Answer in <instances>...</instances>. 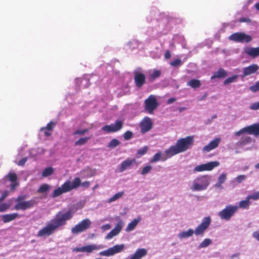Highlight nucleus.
I'll return each mask as SVG.
<instances>
[{
	"mask_svg": "<svg viewBox=\"0 0 259 259\" xmlns=\"http://www.w3.org/2000/svg\"><path fill=\"white\" fill-rule=\"evenodd\" d=\"M73 213L71 209L66 212L59 211L55 217L48 222L47 225L40 229L37 233V237L49 236L59 227L66 225V222L73 217Z\"/></svg>",
	"mask_w": 259,
	"mask_h": 259,
	"instance_id": "nucleus-1",
	"label": "nucleus"
},
{
	"mask_svg": "<svg viewBox=\"0 0 259 259\" xmlns=\"http://www.w3.org/2000/svg\"><path fill=\"white\" fill-rule=\"evenodd\" d=\"M25 196L20 195L15 199L16 204L14 207V209L17 210H25L32 207L36 202L34 199H31L28 201H24Z\"/></svg>",
	"mask_w": 259,
	"mask_h": 259,
	"instance_id": "nucleus-2",
	"label": "nucleus"
},
{
	"mask_svg": "<svg viewBox=\"0 0 259 259\" xmlns=\"http://www.w3.org/2000/svg\"><path fill=\"white\" fill-rule=\"evenodd\" d=\"M76 187V183H75L73 185H71V182L69 181H66L61 187H58L57 189L54 190L52 194L53 198L57 197L62 194L68 192L74 189Z\"/></svg>",
	"mask_w": 259,
	"mask_h": 259,
	"instance_id": "nucleus-3",
	"label": "nucleus"
},
{
	"mask_svg": "<svg viewBox=\"0 0 259 259\" xmlns=\"http://www.w3.org/2000/svg\"><path fill=\"white\" fill-rule=\"evenodd\" d=\"M159 106L156 96L153 95H150L144 101L145 110L149 114H153V111Z\"/></svg>",
	"mask_w": 259,
	"mask_h": 259,
	"instance_id": "nucleus-4",
	"label": "nucleus"
},
{
	"mask_svg": "<svg viewBox=\"0 0 259 259\" xmlns=\"http://www.w3.org/2000/svg\"><path fill=\"white\" fill-rule=\"evenodd\" d=\"M238 209L237 205H227L224 209L219 212V216L222 220L228 221L235 213Z\"/></svg>",
	"mask_w": 259,
	"mask_h": 259,
	"instance_id": "nucleus-5",
	"label": "nucleus"
},
{
	"mask_svg": "<svg viewBox=\"0 0 259 259\" xmlns=\"http://www.w3.org/2000/svg\"><path fill=\"white\" fill-rule=\"evenodd\" d=\"M245 133L249 135H253L256 137L259 136V123L245 126L235 132V135L239 136Z\"/></svg>",
	"mask_w": 259,
	"mask_h": 259,
	"instance_id": "nucleus-6",
	"label": "nucleus"
},
{
	"mask_svg": "<svg viewBox=\"0 0 259 259\" xmlns=\"http://www.w3.org/2000/svg\"><path fill=\"white\" fill-rule=\"evenodd\" d=\"M194 139L193 136H188L185 138H181L177 141L176 144L180 152L186 151L190 146L193 143Z\"/></svg>",
	"mask_w": 259,
	"mask_h": 259,
	"instance_id": "nucleus-7",
	"label": "nucleus"
},
{
	"mask_svg": "<svg viewBox=\"0 0 259 259\" xmlns=\"http://www.w3.org/2000/svg\"><path fill=\"white\" fill-rule=\"evenodd\" d=\"M91 221L89 219H85L72 228L71 232L73 234H78L91 227Z\"/></svg>",
	"mask_w": 259,
	"mask_h": 259,
	"instance_id": "nucleus-8",
	"label": "nucleus"
},
{
	"mask_svg": "<svg viewBox=\"0 0 259 259\" xmlns=\"http://www.w3.org/2000/svg\"><path fill=\"white\" fill-rule=\"evenodd\" d=\"M229 38L230 40L239 42H249L252 40V37L242 32H236L231 34Z\"/></svg>",
	"mask_w": 259,
	"mask_h": 259,
	"instance_id": "nucleus-9",
	"label": "nucleus"
},
{
	"mask_svg": "<svg viewBox=\"0 0 259 259\" xmlns=\"http://www.w3.org/2000/svg\"><path fill=\"white\" fill-rule=\"evenodd\" d=\"M123 125V122L122 121L117 120L114 124L103 126L102 130L106 133H114L120 130L122 128Z\"/></svg>",
	"mask_w": 259,
	"mask_h": 259,
	"instance_id": "nucleus-10",
	"label": "nucleus"
},
{
	"mask_svg": "<svg viewBox=\"0 0 259 259\" xmlns=\"http://www.w3.org/2000/svg\"><path fill=\"white\" fill-rule=\"evenodd\" d=\"M211 222L210 217L204 218L201 223L196 228L195 234L196 235H202L204 231L208 228Z\"/></svg>",
	"mask_w": 259,
	"mask_h": 259,
	"instance_id": "nucleus-11",
	"label": "nucleus"
},
{
	"mask_svg": "<svg viewBox=\"0 0 259 259\" xmlns=\"http://www.w3.org/2000/svg\"><path fill=\"white\" fill-rule=\"evenodd\" d=\"M123 244L115 245L113 247L109 248L107 250H104L99 253V254L103 256H109L115 253L121 252L124 248Z\"/></svg>",
	"mask_w": 259,
	"mask_h": 259,
	"instance_id": "nucleus-12",
	"label": "nucleus"
},
{
	"mask_svg": "<svg viewBox=\"0 0 259 259\" xmlns=\"http://www.w3.org/2000/svg\"><path fill=\"white\" fill-rule=\"evenodd\" d=\"M153 124L151 119L147 116L144 117L140 123L141 133L143 134L149 132L152 128Z\"/></svg>",
	"mask_w": 259,
	"mask_h": 259,
	"instance_id": "nucleus-13",
	"label": "nucleus"
},
{
	"mask_svg": "<svg viewBox=\"0 0 259 259\" xmlns=\"http://www.w3.org/2000/svg\"><path fill=\"white\" fill-rule=\"evenodd\" d=\"M134 81L135 85L138 88L142 87L145 83L146 76L141 72L138 71H134Z\"/></svg>",
	"mask_w": 259,
	"mask_h": 259,
	"instance_id": "nucleus-14",
	"label": "nucleus"
},
{
	"mask_svg": "<svg viewBox=\"0 0 259 259\" xmlns=\"http://www.w3.org/2000/svg\"><path fill=\"white\" fill-rule=\"evenodd\" d=\"M197 181L199 183H195L192 188L193 191H201L204 190L208 186L204 177L198 178Z\"/></svg>",
	"mask_w": 259,
	"mask_h": 259,
	"instance_id": "nucleus-15",
	"label": "nucleus"
},
{
	"mask_svg": "<svg viewBox=\"0 0 259 259\" xmlns=\"http://www.w3.org/2000/svg\"><path fill=\"white\" fill-rule=\"evenodd\" d=\"M122 222L119 220L115 228L113 229L105 237L106 239H110L119 233L122 229Z\"/></svg>",
	"mask_w": 259,
	"mask_h": 259,
	"instance_id": "nucleus-16",
	"label": "nucleus"
},
{
	"mask_svg": "<svg viewBox=\"0 0 259 259\" xmlns=\"http://www.w3.org/2000/svg\"><path fill=\"white\" fill-rule=\"evenodd\" d=\"M258 66L256 64H252L247 67L243 68L242 77H244L255 73L258 70Z\"/></svg>",
	"mask_w": 259,
	"mask_h": 259,
	"instance_id": "nucleus-17",
	"label": "nucleus"
},
{
	"mask_svg": "<svg viewBox=\"0 0 259 259\" xmlns=\"http://www.w3.org/2000/svg\"><path fill=\"white\" fill-rule=\"evenodd\" d=\"M136 163V161L135 159L127 158L126 160L123 161L119 165V171L123 172L125 170L130 168L134 163Z\"/></svg>",
	"mask_w": 259,
	"mask_h": 259,
	"instance_id": "nucleus-18",
	"label": "nucleus"
},
{
	"mask_svg": "<svg viewBox=\"0 0 259 259\" xmlns=\"http://www.w3.org/2000/svg\"><path fill=\"white\" fill-rule=\"evenodd\" d=\"M5 179H8L9 181L12 182V184L10 185L11 190H15L18 185L17 183L18 179L17 175L14 172H9L5 177Z\"/></svg>",
	"mask_w": 259,
	"mask_h": 259,
	"instance_id": "nucleus-19",
	"label": "nucleus"
},
{
	"mask_svg": "<svg viewBox=\"0 0 259 259\" xmlns=\"http://www.w3.org/2000/svg\"><path fill=\"white\" fill-rule=\"evenodd\" d=\"M147 253V251L145 248H139L134 254L128 256L126 259H141L145 256Z\"/></svg>",
	"mask_w": 259,
	"mask_h": 259,
	"instance_id": "nucleus-20",
	"label": "nucleus"
},
{
	"mask_svg": "<svg viewBox=\"0 0 259 259\" xmlns=\"http://www.w3.org/2000/svg\"><path fill=\"white\" fill-rule=\"evenodd\" d=\"M221 141L220 138H217L211 141L209 143L203 147L202 150L203 151L209 152L215 148L219 145Z\"/></svg>",
	"mask_w": 259,
	"mask_h": 259,
	"instance_id": "nucleus-21",
	"label": "nucleus"
},
{
	"mask_svg": "<svg viewBox=\"0 0 259 259\" xmlns=\"http://www.w3.org/2000/svg\"><path fill=\"white\" fill-rule=\"evenodd\" d=\"M102 245H96L94 244H90L82 246L83 252L91 253L94 250H98L103 248Z\"/></svg>",
	"mask_w": 259,
	"mask_h": 259,
	"instance_id": "nucleus-22",
	"label": "nucleus"
},
{
	"mask_svg": "<svg viewBox=\"0 0 259 259\" xmlns=\"http://www.w3.org/2000/svg\"><path fill=\"white\" fill-rule=\"evenodd\" d=\"M180 151L176 145L170 147L168 149L165 151V158H169L174 155L180 153Z\"/></svg>",
	"mask_w": 259,
	"mask_h": 259,
	"instance_id": "nucleus-23",
	"label": "nucleus"
},
{
	"mask_svg": "<svg viewBox=\"0 0 259 259\" xmlns=\"http://www.w3.org/2000/svg\"><path fill=\"white\" fill-rule=\"evenodd\" d=\"M246 54L252 58H255L259 56V47L249 48L247 47L244 49Z\"/></svg>",
	"mask_w": 259,
	"mask_h": 259,
	"instance_id": "nucleus-24",
	"label": "nucleus"
},
{
	"mask_svg": "<svg viewBox=\"0 0 259 259\" xmlns=\"http://www.w3.org/2000/svg\"><path fill=\"white\" fill-rule=\"evenodd\" d=\"M18 217H20L18 213L6 214L2 215V220L4 223H7L14 220Z\"/></svg>",
	"mask_w": 259,
	"mask_h": 259,
	"instance_id": "nucleus-25",
	"label": "nucleus"
},
{
	"mask_svg": "<svg viewBox=\"0 0 259 259\" xmlns=\"http://www.w3.org/2000/svg\"><path fill=\"white\" fill-rule=\"evenodd\" d=\"M74 182H75L76 185V187H75L74 188V189H76L77 188H78L80 186H82L83 187H85V188H88L90 186V183L89 181H85V182H84L83 183H81L80 179L79 178H78V177L75 178L73 180V181L72 182H71V185H73L75 183Z\"/></svg>",
	"mask_w": 259,
	"mask_h": 259,
	"instance_id": "nucleus-26",
	"label": "nucleus"
},
{
	"mask_svg": "<svg viewBox=\"0 0 259 259\" xmlns=\"http://www.w3.org/2000/svg\"><path fill=\"white\" fill-rule=\"evenodd\" d=\"M227 75L226 71L223 68H220L217 72H214L211 77V79H215L217 78H224Z\"/></svg>",
	"mask_w": 259,
	"mask_h": 259,
	"instance_id": "nucleus-27",
	"label": "nucleus"
},
{
	"mask_svg": "<svg viewBox=\"0 0 259 259\" xmlns=\"http://www.w3.org/2000/svg\"><path fill=\"white\" fill-rule=\"evenodd\" d=\"M251 142V138L249 136L243 137L237 143V145L239 147H243Z\"/></svg>",
	"mask_w": 259,
	"mask_h": 259,
	"instance_id": "nucleus-28",
	"label": "nucleus"
},
{
	"mask_svg": "<svg viewBox=\"0 0 259 259\" xmlns=\"http://www.w3.org/2000/svg\"><path fill=\"white\" fill-rule=\"evenodd\" d=\"M161 74V72L159 70H154L153 72L150 73L148 76V79L150 81H153L156 78L160 77Z\"/></svg>",
	"mask_w": 259,
	"mask_h": 259,
	"instance_id": "nucleus-29",
	"label": "nucleus"
},
{
	"mask_svg": "<svg viewBox=\"0 0 259 259\" xmlns=\"http://www.w3.org/2000/svg\"><path fill=\"white\" fill-rule=\"evenodd\" d=\"M166 158L162 157V153L160 151L156 153L153 157L150 160V163H154L159 160L165 161Z\"/></svg>",
	"mask_w": 259,
	"mask_h": 259,
	"instance_id": "nucleus-30",
	"label": "nucleus"
},
{
	"mask_svg": "<svg viewBox=\"0 0 259 259\" xmlns=\"http://www.w3.org/2000/svg\"><path fill=\"white\" fill-rule=\"evenodd\" d=\"M205 164L206 170L210 171L212 170L214 167L218 166L220 165V162L217 161H214L205 163Z\"/></svg>",
	"mask_w": 259,
	"mask_h": 259,
	"instance_id": "nucleus-31",
	"label": "nucleus"
},
{
	"mask_svg": "<svg viewBox=\"0 0 259 259\" xmlns=\"http://www.w3.org/2000/svg\"><path fill=\"white\" fill-rule=\"evenodd\" d=\"M140 219H135L133 220L131 223H130L127 227H126V231H131L133 230L136 227L138 223L140 222Z\"/></svg>",
	"mask_w": 259,
	"mask_h": 259,
	"instance_id": "nucleus-32",
	"label": "nucleus"
},
{
	"mask_svg": "<svg viewBox=\"0 0 259 259\" xmlns=\"http://www.w3.org/2000/svg\"><path fill=\"white\" fill-rule=\"evenodd\" d=\"M194 233V231L191 229H189L187 231H183L179 235V237L181 239L191 237Z\"/></svg>",
	"mask_w": 259,
	"mask_h": 259,
	"instance_id": "nucleus-33",
	"label": "nucleus"
},
{
	"mask_svg": "<svg viewBox=\"0 0 259 259\" xmlns=\"http://www.w3.org/2000/svg\"><path fill=\"white\" fill-rule=\"evenodd\" d=\"M187 85L190 86L193 89H196L199 88L200 86L201 83L200 80L196 79H192L188 82Z\"/></svg>",
	"mask_w": 259,
	"mask_h": 259,
	"instance_id": "nucleus-34",
	"label": "nucleus"
},
{
	"mask_svg": "<svg viewBox=\"0 0 259 259\" xmlns=\"http://www.w3.org/2000/svg\"><path fill=\"white\" fill-rule=\"evenodd\" d=\"M54 169L52 167H48L46 168L42 172V176L43 177H47L52 175L53 174Z\"/></svg>",
	"mask_w": 259,
	"mask_h": 259,
	"instance_id": "nucleus-35",
	"label": "nucleus"
},
{
	"mask_svg": "<svg viewBox=\"0 0 259 259\" xmlns=\"http://www.w3.org/2000/svg\"><path fill=\"white\" fill-rule=\"evenodd\" d=\"M123 194H124L123 192H119L116 193L114 195H113L112 197H111L108 200V202L111 203L113 201H114L119 199L123 196Z\"/></svg>",
	"mask_w": 259,
	"mask_h": 259,
	"instance_id": "nucleus-36",
	"label": "nucleus"
},
{
	"mask_svg": "<svg viewBox=\"0 0 259 259\" xmlns=\"http://www.w3.org/2000/svg\"><path fill=\"white\" fill-rule=\"evenodd\" d=\"M90 139V137H84L81 138L78 140L76 141L74 143L75 146H81L87 143L88 140Z\"/></svg>",
	"mask_w": 259,
	"mask_h": 259,
	"instance_id": "nucleus-37",
	"label": "nucleus"
},
{
	"mask_svg": "<svg viewBox=\"0 0 259 259\" xmlns=\"http://www.w3.org/2000/svg\"><path fill=\"white\" fill-rule=\"evenodd\" d=\"M250 199L248 198L247 196L245 200H242L239 202L238 207L242 208H247L250 205Z\"/></svg>",
	"mask_w": 259,
	"mask_h": 259,
	"instance_id": "nucleus-38",
	"label": "nucleus"
},
{
	"mask_svg": "<svg viewBox=\"0 0 259 259\" xmlns=\"http://www.w3.org/2000/svg\"><path fill=\"white\" fill-rule=\"evenodd\" d=\"M50 189V186L47 184L41 185L37 190L38 193H42L47 192Z\"/></svg>",
	"mask_w": 259,
	"mask_h": 259,
	"instance_id": "nucleus-39",
	"label": "nucleus"
},
{
	"mask_svg": "<svg viewBox=\"0 0 259 259\" xmlns=\"http://www.w3.org/2000/svg\"><path fill=\"white\" fill-rule=\"evenodd\" d=\"M120 144V142L116 139H112L108 144V147L114 148Z\"/></svg>",
	"mask_w": 259,
	"mask_h": 259,
	"instance_id": "nucleus-40",
	"label": "nucleus"
},
{
	"mask_svg": "<svg viewBox=\"0 0 259 259\" xmlns=\"http://www.w3.org/2000/svg\"><path fill=\"white\" fill-rule=\"evenodd\" d=\"M56 124V122L51 121L50 122H49L47 124V126L42 127L40 128V130H47V131H52L54 127L55 126Z\"/></svg>",
	"mask_w": 259,
	"mask_h": 259,
	"instance_id": "nucleus-41",
	"label": "nucleus"
},
{
	"mask_svg": "<svg viewBox=\"0 0 259 259\" xmlns=\"http://www.w3.org/2000/svg\"><path fill=\"white\" fill-rule=\"evenodd\" d=\"M212 241L210 239H205L199 245V248H205L211 243Z\"/></svg>",
	"mask_w": 259,
	"mask_h": 259,
	"instance_id": "nucleus-42",
	"label": "nucleus"
},
{
	"mask_svg": "<svg viewBox=\"0 0 259 259\" xmlns=\"http://www.w3.org/2000/svg\"><path fill=\"white\" fill-rule=\"evenodd\" d=\"M226 180V175L225 174H222L220 175L218 179V182L217 184V186H220L223 184Z\"/></svg>",
	"mask_w": 259,
	"mask_h": 259,
	"instance_id": "nucleus-43",
	"label": "nucleus"
},
{
	"mask_svg": "<svg viewBox=\"0 0 259 259\" xmlns=\"http://www.w3.org/2000/svg\"><path fill=\"white\" fill-rule=\"evenodd\" d=\"M237 77V75H234L231 77H228L224 81V84L225 85H226L231 82H233Z\"/></svg>",
	"mask_w": 259,
	"mask_h": 259,
	"instance_id": "nucleus-44",
	"label": "nucleus"
},
{
	"mask_svg": "<svg viewBox=\"0 0 259 259\" xmlns=\"http://www.w3.org/2000/svg\"><path fill=\"white\" fill-rule=\"evenodd\" d=\"M249 90L252 92H256L259 91V80L257 81L255 84L249 87Z\"/></svg>",
	"mask_w": 259,
	"mask_h": 259,
	"instance_id": "nucleus-45",
	"label": "nucleus"
},
{
	"mask_svg": "<svg viewBox=\"0 0 259 259\" xmlns=\"http://www.w3.org/2000/svg\"><path fill=\"white\" fill-rule=\"evenodd\" d=\"M194 170L195 171H206V167H205V164H200V165L196 166L194 168Z\"/></svg>",
	"mask_w": 259,
	"mask_h": 259,
	"instance_id": "nucleus-46",
	"label": "nucleus"
},
{
	"mask_svg": "<svg viewBox=\"0 0 259 259\" xmlns=\"http://www.w3.org/2000/svg\"><path fill=\"white\" fill-rule=\"evenodd\" d=\"M10 205L8 203H3L0 204V212H4L8 209Z\"/></svg>",
	"mask_w": 259,
	"mask_h": 259,
	"instance_id": "nucleus-47",
	"label": "nucleus"
},
{
	"mask_svg": "<svg viewBox=\"0 0 259 259\" xmlns=\"http://www.w3.org/2000/svg\"><path fill=\"white\" fill-rule=\"evenodd\" d=\"M170 65L173 67H177L182 64V62L181 59H177L173 61H171L170 63Z\"/></svg>",
	"mask_w": 259,
	"mask_h": 259,
	"instance_id": "nucleus-48",
	"label": "nucleus"
},
{
	"mask_svg": "<svg viewBox=\"0 0 259 259\" xmlns=\"http://www.w3.org/2000/svg\"><path fill=\"white\" fill-rule=\"evenodd\" d=\"M133 133L130 131H127L123 134V138L125 140H128L131 139L133 137Z\"/></svg>",
	"mask_w": 259,
	"mask_h": 259,
	"instance_id": "nucleus-49",
	"label": "nucleus"
},
{
	"mask_svg": "<svg viewBox=\"0 0 259 259\" xmlns=\"http://www.w3.org/2000/svg\"><path fill=\"white\" fill-rule=\"evenodd\" d=\"M152 169V166L150 165H147L145 166L141 172L142 175H145L150 171Z\"/></svg>",
	"mask_w": 259,
	"mask_h": 259,
	"instance_id": "nucleus-50",
	"label": "nucleus"
},
{
	"mask_svg": "<svg viewBox=\"0 0 259 259\" xmlns=\"http://www.w3.org/2000/svg\"><path fill=\"white\" fill-rule=\"evenodd\" d=\"M148 151V147L147 146H144L142 148L139 149L137 152V154L141 156L143 155L146 153Z\"/></svg>",
	"mask_w": 259,
	"mask_h": 259,
	"instance_id": "nucleus-51",
	"label": "nucleus"
},
{
	"mask_svg": "<svg viewBox=\"0 0 259 259\" xmlns=\"http://www.w3.org/2000/svg\"><path fill=\"white\" fill-rule=\"evenodd\" d=\"M248 198L253 200H257L259 199V191L253 193L252 195H248Z\"/></svg>",
	"mask_w": 259,
	"mask_h": 259,
	"instance_id": "nucleus-52",
	"label": "nucleus"
},
{
	"mask_svg": "<svg viewBox=\"0 0 259 259\" xmlns=\"http://www.w3.org/2000/svg\"><path fill=\"white\" fill-rule=\"evenodd\" d=\"M88 132V129H83L82 130H76L74 132L73 134L74 135H83L84 134L87 133Z\"/></svg>",
	"mask_w": 259,
	"mask_h": 259,
	"instance_id": "nucleus-53",
	"label": "nucleus"
},
{
	"mask_svg": "<svg viewBox=\"0 0 259 259\" xmlns=\"http://www.w3.org/2000/svg\"><path fill=\"white\" fill-rule=\"evenodd\" d=\"M250 109L253 110H259V102L252 103L250 106Z\"/></svg>",
	"mask_w": 259,
	"mask_h": 259,
	"instance_id": "nucleus-54",
	"label": "nucleus"
},
{
	"mask_svg": "<svg viewBox=\"0 0 259 259\" xmlns=\"http://www.w3.org/2000/svg\"><path fill=\"white\" fill-rule=\"evenodd\" d=\"M238 21L240 23H244V22H245V23H251V20L250 18H245V17H242V18H240Z\"/></svg>",
	"mask_w": 259,
	"mask_h": 259,
	"instance_id": "nucleus-55",
	"label": "nucleus"
},
{
	"mask_svg": "<svg viewBox=\"0 0 259 259\" xmlns=\"http://www.w3.org/2000/svg\"><path fill=\"white\" fill-rule=\"evenodd\" d=\"M9 191L7 190L4 191L2 196L0 197V202L3 201L8 195Z\"/></svg>",
	"mask_w": 259,
	"mask_h": 259,
	"instance_id": "nucleus-56",
	"label": "nucleus"
},
{
	"mask_svg": "<svg viewBox=\"0 0 259 259\" xmlns=\"http://www.w3.org/2000/svg\"><path fill=\"white\" fill-rule=\"evenodd\" d=\"M245 179V176L244 175H239L237 176L236 178V181L238 183H241L244 179Z\"/></svg>",
	"mask_w": 259,
	"mask_h": 259,
	"instance_id": "nucleus-57",
	"label": "nucleus"
},
{
	"mask_svg": "<svg viewBox=\"0 0 259 259\" xmlns=\"http://www.w3.org/2000/svg\"><path fill=\"white\" fill-rule=\"evenodd\" d=\"M27 158L26 157L22 158L21 160H20L18 162V165L20 166H23L26 163Z\"/></svg>",
	"mask_w": 259,
	"mask_h": 259,
	"instance_id": "nucleus-58",
	"label": "nucleus"
},
{
	"mask_svg": "<svg viewBox=\"0 0 259 259\" xmlns=\"http://www.w3.org/2000/svg\"><path fill=\"white\" fill-rule=\"evenodd\" d=\"M111 226L109 224H106L101 226V229L104 231L109 230Z\"/></svg>",
	"mask_w": 259,
	"mask_h": 259,
	"instance_id": "nucleus-59",
	"label": "nucleus"
},
{
	"mask_svg": "<svg viewBox=\"0 0 259 259\" xmlns=\"http://www.w3.org/2000/svg\"><path fill=\"white\" fill-rule=\"evenodd\" d=\"M42 132H44L45 135L47 137L51 136L52 135L51 131H47V130H40Z\"/></svg>",
	"mask_w": 259,
	"mask_h": 259,
	"instance_id": "nucleus-60",
	"label": "nucleus"
},
{
	"mask_svg": "<svg viewBox=\"0 0 259 259\" xmlns=\"http://www.w3.org/2000/svg\"><path fill=\"white\" fill-rule=\"evenodd\" d=\"M170 57H171V54H170V52L168 50L166 51L164 54L165 58L166 59H168L170 58Z\"/></svg>",
	"mask_w": 259,
	"mask_h": 259,
	"instance_id": "nucleus-61",
	"label": "nucleus"
},
{
	"mask_svg": "<svg viewBox=\"0 0 259 259\" xmlns=\"http://www.w3.org/2000/svg\"><path fill=\"white\" fill-rule=\"evenodd\" d=\"M239 253H235L231 256V259H239Z\"/></svg>",
	"mask_w": 259,
	"mask_h": 259,
	"instance_id": "nucleus-62",
	"label": "nucleus"
},
{
	"mask_svg": "<svg viewBox=\"0 0 259 259\" xmlns=\"http://www.w3.org/2000/svg\"><path fill=\"white\" fill-rule=\"evenodd\" d=\"M253 237L256 238L259 241V232H254L253 233Z\"/></svg>",
	"mask_w": 259,
	"mask_h": 259,
	"instance_id": "nucleus-63",
	"label": "nucleus"
},
{
	"mask_svg": "<svg viewBox=\"0 0 259 259\" xmlns=\"http://www.w3.org/2000/svg\"><path fill=\"white\" fill-rule=\"evenodd\" d=\"M73 251H76V252H83L82 247L74 248L73 249Z\"/></svg>",
	"mask_w": 259,
	"mask_h": 259,
	"instance_id": "nucleus-64",
	"label": "nucleus"
}]
</instances>
